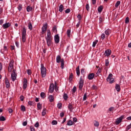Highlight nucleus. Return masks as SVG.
I'll return each instance as SVG.
<instances>
[{
    "label": "nucleus",
    "instance_id": "obj_1",
    "mask_svg": "<svg viewBox=\"0 0 131 131\" xmlns=\"http://www.w3.org/2000/svg\"><path fill=\"white\" fill-rule=\"evenodd\" d=\"M45 39L46 40L48 47H51L53 42V38L51 35V31L50 30H48L47 31V35L45 37Z\"/></svg>",
    "mask_w": 131,
    "mask_h": 131
},
{
    "label": "nucleus",
    "instance_id": "obj_2",
    "mask_svg": "<svg viewBox=\"0 0 131 131\" xmlns=\"http://www.w3.org/2000/svg\"><path fill=\"white\" fill-rule=\"evenodd\" d=\"M40 70L41 77L44 78V77H46L47 75V69L46 68V67H45L43 64L42 63L41 64Z\"/></svg>",
    "mask_w": 131,
    "mask_h": 131
},
{
    "label": "nucleus",
    "instance_id": "obj_3",
    "mask_svg": "<svg viewBox=\"0 0 131 131\" xmlns=\"http://www.w3.org/2000/svg\"><path fill=\"white\" fill-rule=\"evenodd\" d=\"M56 63H61V69H64V58H61V56L57 55L56 57Z\"/></svg>",
    "mask_w": 131,
    "mask_h": 131
},
{
    "label": "nucleus",
    "instance_id": "obj_4",
    "mask_svg": "<svg viewBox=\"0 0 131 131\" xmlns=\"http://www.w3.org/2000/svg\"><path fill=\"white\" fill-rule=\"evenodd\" d=\"M21 38L23 42H25L26 41V28L25 27L23 28Z\"/></svg>",
    "mask_w": 131,
    "mask_h": 131
},
{
    "label": "nucleus",
    "instance_id": "obj_5",
    "mask_svg": "<svg viewBox=\"0 0 131 131\" xmlns=\"http://www.w3.org/2000/svg\"><path fill=\"white\" fill-rule=\"evenodd\" d=\"M112 77H113V75L110 74L106 78V81L109 82L110 83H113L114 82V79Z\"/></svg>",
    "mask_w": 131,
    "mask_h": 131
},
{
    "label": "nucleus",
    "instance_id": "obj_6",
    "mask_svg": "<svg viewBox=\"0 0 131 131\" xmlns=\"http://www.w3.org/2000/svg\"><path fill=\"white\" fill-rule=\"evenodd\" d=\"M11 78L12 81H15L17 79V74H16V70L13 69L11 73Z\"/></svg>",
    "mask_w": 131,
    "mask_h": 131
},
{
    "label": "nucleus",
    "instance_id": "obj_7",
    "mask_svg": "<svg viewBox=\"0 0 131 131\" xmlns=\"http://www.w3.org/2000/svg\"><path fill=\"white\" fill-rule=\"evenodd\" d=\"M13 68H14V61L11 60L9 63V66H8L9 72H12V70H13Z\"/></svg>",
    "mask_w": 131,
    "mask_h": 131
},
{
    "label": "nucleus",
    "instance_id": "obj_8",
    "mask_svg": "<svg viewBox=\"0 0 131 131\" xmlns=\"http://www.w3.org/2000/svg\"><path fill=\"white\" fill-rule=\"evenodd\" d=\"M83 79L82 77L80 78L79 82V89L81 91L82 90V88H83Z\"/></svg>",
    "mask_w": 131,
    "mask_h": 131
},
{
    "label": "nucleus",
    "instance_id": "obj_9",
    "mask_svg": "<svg viewBox=\"0 0 131 131\" xmlns=\"http://www.w3.org/2000/svg\"><path fill=\"white\" fill-rule=\"evenodd\" d=\"M47 28H48V24L46 23L45 25H43L42 27L41 34H45V33H46Z\"/></svg>",
    "mask_w": 131,
    "mask_h": 131
},
{
    "label": "nucleus",
    "instance_id": "obj_10",
    "mask_svg": "<svg viewBox=\"0 0 131 131\" xmlns=\"http://www.w3.org/2000/svg\"><path fill=\"white\" fill-rule=\"evenodd\" d=\"M124 118V116H122L120 117L119 118L117 119V120L115 122L116 124L118 125L120 122H121L122 119Z\"/></svg>",
    "mask_w": 131,
    "mask_h": 131
},
{
    "label": "nucleus",
    "instance_id": "obj_11",
    "mask_svg": "<svg viewBox=\"0 0 131 131\" xmlns=\"http://www.w3.org/2000/svg\"><path fill=\"white\" fill-rule=\"evenodd\" d=\"M54 40L55 43H59L60 42V37L59 36L58 34H56L54 36Z\"/></svg>",
    "mask_w": 131,
    "mask_h": 131
},
{
    "label": "nucleus",
    "instance_id": "obj_12",
    "mask_svg": "<svg viewBox=\"0 0 131 131\" xmlns=\"http://www.w3.org/2000/svg\"><path fill=\"white\" fill-rule=\"evenodd\" d=\"M111 55V50L110 49H107L104 52V55L106 57H109Z\"/></svg>",
    "mask_w": 131,
    "mask_h": 131
},
{
    "label": "nucleus",
    "instance_id": "obj_13",
    "mask_svg": "<svg viewBox=\"0 0 131 131\" xmlns=\"http://www.w3.org/2000/svg\"><path fill=\"white\" fill-rule=\"evenodd\" d=\"M10 26H11V24H10V23H8L3 24V25L2 26V27L3 29H7V28H9Z\"/></svg>",
    "mask_w": 131,
    "mask_h": 131
},
{
    "label": "nucleus",
    "instance_id": "obj_14",
    "mask_svg": "<svg viewBox=\"0 0 131 131\" xmlns=\"http://www.w3.org/2000/svg\"><path fill=\"white\" fill-rule=\"evenodd\" d=\"M23 83V88L24 90H26V88H27V79L26 78L24 79Z\"/></svg>",
    "mask_w": 131,
    "mask_h": 131
},
{
    "label": "nucleus",
    "instance_id": "obj_15",
    "mask_svg": "<svg viewBox=\"0 0 131 131\" xmlns=\"http://www.w3.org/2000/svg\"><path fill=\"white\" fill-rule=\"evenodd\" d=\"M94 77H95V74L93 73H90L88 75V79L89 80H92V79H94Z\"/></svg>",
    "mask_w": 131,
    "mask_h": 131
},
{
    "label": "nucleus",
    "instance_id": "obj_16",
    "mask_svg": "<svg viewBox=\"0 0 131 131\" xmlns=\"http://www.w3.org/2000/svg\"><path fill=\"white\" fill-rule=\"evenodd\" d=\"M50 93H52L54 92V83H51L49 86V90Z\"/></svg>",
    "mask_w": 131,
    "mask_h": 131
},
{
    "label": "nucleus",
    "instance_id": "obj_17",
    "mask_svg": "<svg viewBox=\"0 0 131 131\" xmlns=\"http://www.w3.org/2000/svg\"><path fill=\"white\" fill-rule=\"evenodd\" d=\"M104 33L106 35V37H107L109 36V35H110V33H111V30L108 29L105 31Z\"/></svg>",
    "mask_w": 131,
    "mask_h": 131
},
{
    "label": "nucleus",
    "instance_id": "obj_18",
    "mask_svg": "<svg viewBox=\"0 0 131 131\" xmlns=\"http://www.w3.org/2000/svg\"><path fill=\"white\" fill-rule=\"evenodd\" d=\"M5 83L6 85V88L8 89V88H10V82H9V80L7 79V78H5Z\"/></svg>",
    "mask_w": 131,
    "mask_h": 131
},
{
    "label": "nucleus",
    "instance_id": "obj_19",
    "mask_svg": "<svg viewBox=\"0 0 131 131\" xmlns=\"http://www.w3.org/2000/svg\"><path fill=\"white\" fill-rule=\"evenodd\" d=\"M48 99L49 100V101L52 102H54L55 98H54V96L53 95H49L48 96Z\"/></svg>",
    "mask_w": 131,
    "mask_h": 131
},
{
    "label": "nucleus",
    "instance_id": "obj_20",
    "mask_svg": "<svg viewBox=\"0 0 131 131\" xmlns=\"http://www.w3.org/2000/svg\"><path fill=\"white\" fill-rule=\"evenodd\" d=\"M63 10H64V6L61 4L59 7V11L60 13H62V12H63Z\"/></svg>",
    "mask_w": 131,
    "mask_h": 131
},
{
    "label": "nucleus",
    "instance_id": "obj_21",
    "mask_svg": "<svg viewBox=\"0 0 131 131\" xmlns=\"http://www.w3.org/2000/svg\"><path fill=\"white\" fill-rule=\"evenodd\" d=\"M76 71L77 76H79V75H80V71L79 70V66H78V67L76 69Z\"/></svg>",
    "mask_w": 131,
    "mask_h": 131
},
{
    "label": "nucleus",
    "instance_id": "obj_22",
    "mask_svg": "<svg viewBox=\"0 0 131 131\" xmlns=\"http://www.w3.org/2000/svg\"><path fill=\"white\" fill-rule=\"evenodd\" d=\"M72 79H73V74L71 73L69 76V81L71 82V81H72Z\"/></svg>",
    "mask_w": 131,
    "mask_h": 131
},
{
    "label": "nucleus",
    "instance_id": "obj_23",
    "mask_svg": "<svg viewBox=\"0 0 131 131\" xmlns=\"http://www.w3.org/2000/svg\"><path fill=\"white\" fill-rule=\"evenodd\" d=\"M115 89L117 92H120V85H119V84H116Z\"/></svg>",
    "mask_w": 131,
    "mask_h": 131
},
{
    "label": "nucleus",
    "instance_id": "obj_24",
    "mask_svg": "<svg viewBox=\"0 0 131 131\" xmlns=\"http://www.w3.org/2000/svg\"><path fill=\"white\" fill-rule=\"evenodd\" d=\"M37 110H41V108L42 107V105H41V104H40V103H38L37 104Z\"/></svg>",
    "mask_w": 131,
    "mask_h": 131
},
{
    "label": "nucleus",
    "instance_id": "obj_25",
    "mask_svg": "<svg viewBox=\"0 0 131 131\" xmlns=\"http://www.w3.org/2000/svg\"><path fill=\"white\" fill-rule=\"evenodd\" d=\"M63 98L64 101H67L68 99V95H67L66 93H63Z\"/></svg>",
    "mask_w": 131,
    "mask_h": 131
},
{
    "label": "nucleus",
    "instance_id": "obj_26",
    "mask_svg": "<svg viewBox=\"0 0 131 131\" xmlns=\"http://www.w3.org/2000/svg\"><path fill=\"white\" fill-rule=\"evenodd\" d=\"M73 124H74V122L72 120H69L67 124V125L69 126L73 125Z\"/></svg>",
    "mask_w": 131,
    "mask_h": 131
},
{
    "label": "nucleus",
    "instance_id": "obj_27",
    "mask_svg": "<svg viewBox=\"0 0 131 131\" xmlns=\"http://www.w3.org/2000/svg\"><path fill=\"white\" fill-rule=\"evenodd\" d=\"M46 114H47V108L44 107L42 112V116H45Z\"/></svg>",
    "mask_w": 131,
    "mask_h": 131
},
{
    "label": "nucleus",
    "instance_id": "obj_28",
    "mask_svg": "<svg viewBox=\"0 0 131 131\" xmlns=\"http://www.w3.org/2000/svg\"><path fill=\"white\" fill-rule=\"evenodd\" d=\"M28 27L29 29H30V30H32L33 27H32V24H31V23L30 22L28 23Z\"/></svg>",
    "mask_w": 131,
    "mask_h": 131
},
{
    "label": "nucleus",
    "instance_id": "obj_29",
    "mask_svg": "<svg viewBox=\"0 0 131 131\" xmlns=\"http://www.w3.org/2000/svg\"><path fill=\"white\" fill-rule=\"evenodd\" d=\"M27 12H31V11H32V7L30 6H28L27 7Z\"/></svg>",
    "mask_w": 131,
    "mask_h": 131
},
{
    "label": "nucleus",
    "instance_id": "obj_30",
    "mask_svg": "<svg viewBox=\"0 0 131 131\" xmlns=\"http://www.w3.org/2000/svg\"><path fill=\"white\" fill-rule=\"evenodd\" d=\"M68 108H69L70 111H72V110H73V109H74L73 106H72V104L71 103H70L69 104Z\"/></svg>",
    "mask_w": 131,
    "mask_h": 131
},
{
    "label": "nucleus",
    "instance_id": "obj_31",
    "mask_svg": "<svg viewBox=\"0 0 131 131\" xmlns=\"http://www.w3.org/2000/svg\"><path fill=\"white\" fill-rule=\"evenodd\" d=\"M20 110L21 111H23V112L26 111V108L25 107V106L21 105L20 107Z\"/></svg>",
    "mask_w": 131,
    "mask_h": 131
},
{
    "label": "nucleus",
    "instance_id": "obj_32",
    "mask_svg": "<svg viewBox=\"0 0 131 131\" xmlns=\"http://www.w3.org/2000/svg\"><path fill=\"white\" fill-rule=\"evenodd\" d=\"M71 34V30L69 29L67 31V34L68 37H70V34Z\"/></svg>",
    "mask_w": 131,
    "mask_h": 131
},
{
    "label": "nucleus",
    "instance_id": "obj_33",
    "mask_svg": "<svg viewBox=\"0 0 131 131\" xmlns=\"http://www.w3.org/2000/svg\"><path fill=\"white\" fill-rule=\"evenodd\" d=\"M106 37H107L106 36V35H105V34L103 33L101 34V38L102 40H104V39H105V38H106Z\"/></svg>",
    "mask_w": 131,
    "mask_h": 131
},
{
    "label": "nucleus",
    "instance_id": "obj_34",
    "mask_svg": "<svg viewBox=\"0 0 131 131\" xmlns=\"http://www.w3.org/2000/svg\"><path fill=\"white\" fill-rule=\"evenodd\" d=\"M54 90H55V91H56V92H58V91H59V87H58V85H57L56 82L55 83Z\"/></svg>",
    "mask_w": 131,
    "mask_h": 131
},
{
    "label": "nucleus",
    "instance_id": "obj_35",
    "mask_svg": "<svg viewBox=\"0 0 131 131\" xmlns=\"http://www.w3.org/2000/svg\"><path fill=\"white\" fill-rule=\"evenodd\" d=\"M102 10H103V6H99L98 8V13H101Z\"/></svg>",
    "mask_w": 131,
    "mask_h": 131
},
{
    "label": "nucleus",
    "instance_id": "obj_36",
    "mask_svg": "<svg viewBox=\"0 0 131 131\" xmlns=\"http://www.w3.org/2000/svg\"><path fill=\"white\" fill-rule=\"evenodd\" d=\"M98 40H96L95 41H93V45H92V47L93 48H95V47H96V45H97V43H98Z\"/></svg>",
    "mask_w": 131,
    "mask_h": 131
},
{
    "label": "nucleus",
    "instance_id": "obj_37",
    "mask_svg": "<svg viewBox=\"0 0 131 131\" xmlns=\"http://www.w3.org/2000/svg\"><path fill=\"white\" fill-rule=\"evenodd\" d=\"M104 21V17L103 16H100L99 17V23H102Z\"/></svg>",
    "mask_w": 131,
    "mask_h": 131
},
{
    "label": "nucleus",
    "instance_id": "obj_38",
    "mask_svg": "<svg viewBox=\"0 0 131 131\" xmlns=\"http://www.w3.org/2000/svg\"><path fill=\"white\" fill-rule=\"evenodd\" d=\"M6 118L5 117L2 116L0 117V121H5Z\"/></svg>",
    "mask_w": 131,
    "mask_h": 131
},
{
    "label": "nucleus",
    "instance_id": "obj_39",
    "mask_svg": "<svg viewBox=\"0 0 131 131\" xmlns=\"http://www.w3.org/2000/svg\"><path fill=\"white\" fill-rule=\"evenodd\" d=\"M17 9H18L19 12H20V11H21V10H22V4H19L18 7H17Z\"/></svg>",
    "mask_w": 131,
    "mask_h": 131
},
{
    "label": "nucleus",
    "instance_id": "obj_40",
    "mask_svg": "<svg viewBox=\"0 0 131 131\" xmlns=\"http://www.w3.org/2000/svg\"><path fill=\"white\" fill-rule=\"evenodd\" d=\"M56 124H58V122L56 120H53L52 122V125H55Z\"/></svg>",
    "mask_w": 131,
    "mask_h": 131
},
{
    "label": "nucleus",
    "instance_id": "obj_41",
    "mask_svg": "<svg viewBox=\"0 0 131 131\" xmlns=\"http://www.w3.org/2000/svg\"><path fill=\"white\" fill-rule=\"evenodd\" d=\"M126 24H128V23H129V18H128V17H127L125 18V21Z\"/></svg>",
    "mask_w": 131,
    "mask_h": 131
},
{
    "label": "nucleus",
    "instance_id": "obj_42",
    "mask_svg": "<svg viewBox=\"0 0 131 131\" xmlns=\"http://www.w3.org/2000/svg\"><path fill=\"white\" fill-rule=\"evenodd\" d=\"M40 97H41V98H42V99H45V98H46V97L45 96V93L44 92H41L40 93Z\"/></svg>",
    "mask_w": 131,
    "mask_h": 131
},
{
    "label": "nucleus",
    "instance_id": "obj_43",
    "mask_svg": "<svg viewBox=\"0 0 131 131\" xmlns=\"http://www.w3.org/2000/svg\"><path fill=\"white\" fill-rule=\"evenodd\" d=\"M120 5V1H118L115 4L116 8H118V6Z\"/></svg>",
    "mask_w": 131,
    "mask_h": 131
},
{
    "label": "nucleus",
    "instance_id": "obj_44",
    "mask_svg": "<svg viewBox=\"0 0 131 131\" xmlns=\"http://www.w3.org/2000/svg\"><path fill=\"white\" fill-rule=\"evenodd\" d=\"M57 107L58 109H61L62 108V103H58Z\"/></svg>",
    "mask_w": 131,
    "mask_h": 131
},
{
    "label": "nucleus",
    "instance_id": "obj_45",
    "mask_svg": "<svg viewBox=\"0 0 131 131\" xmlns=\"http://www.w3.org/2000/svg\"><path fill=\"white\" fill-rule=\"evenodd\" d=\"M85 9H86V11H89V10H90V5H89V4H87L85 5Z\"/></svg>",
    "mask_w": 131,
    "mask_h": 131
},
{
    "label": "nucleus",
    "instance_id": "obj_46",
    "mask_svg": "<svg viewBox=\"0 0 131 131\" xmlns=\"http://www.w3.org/2000/svg\"><path fill=\"white\" fill-rule=\"evenodd\" d=\"M113 110H114V107H111L108 108V111L109 112H112V111H113Z\"/></svg>",
    "mask_w": 131,
    "mask_h": 131
},
{
    "label": "nucleus",
    "instance_id": "obj_47",
    "mask_svg": "<svg viewBox=\"0 0 131 131\" xmlns=\"http://www.w3.org/2000/svg\"><path fill=\"white\" fill-rule=\"evenodd\" d=\"M27 73L28 74V75H31V70L30 69H28L27 70Z\"/></svg>",
    "mask_w": 131,
    "mask_h": 131
},
{
    "label": "nucleus",
    "instance_id": "obj_48",
    "mask_svg": "<svg viewBox=\"0 0 131 131\" xmlns=\"http://www.w3.org/2000/svg\"><path fill=\"white\" fill-rule=\"evenodd\" d=\"M109 66V60L106 59L105 60V66Z\"/></svg>",
    "mask_w": 131,
    "mask_h": 131
},
{
    "label": "nucleus",
    "instance_id": "obj_49",
    "mask_svg": "<svg viewBox=\"0 0 131 131\" xmlns=\"http://www.w3.org/2000/svg\"><path fill=\"white\" fill-rule=\"evenodd\" d=\"M71 12L70 9L68 8L65 10V13L68 14L69 12Z\"/></svg>",
    "mask_w": 131,
    "mask_h": 131
},
{
    "label": "nucleus",
    "instance_id": "obj_50",
    "mask_svg": "<svg viewBox=\"0 0 131 131\" xmlns=\"http://www.w3.org/2000/svg\"><path fill=\"white\" fill-rule=\"evenodd\" d=\"M94 126L98 127V126H99V122L98 121H96L94 123Z\"/></svg>",
    "mask_w": 131,
    "mask_h": 131
},
{
    "label": "nucleus",
    "instance_id": "obj_51",
    "mask_svg": "<svg viewBox=\"0 0 131 131\" xmlns=\"http://www.w3.org/2000/svg\"><path fill=\"white\" fill-rule=\"evenodd\" d=\"M76 90H77V88H76V86H74V88H73L72 89V92L73 93H75V92H76Z\"/></svg>",
    "mask_w": 131,
    "mask_h": 131
},
{
    "label": "nucleus",
    "instance_id": "obj_52",
    "mask_svg": "<svg viewBox=\"0 0 131 131\" xmlns=\"http://www.w3.org/2000/svg\"><path fill=\"white\" fill-rule=\"evenodd\" d=\"M35 127H38L39 126V123L38 122H36V123L34 125Z\"/></svg>",
    "mask_w": 131,
    "mask_h": 131
},
{
    "label": "nucleus",
    "instance_id": "obj_53",
    "mask_svg": "<svg viewBox=\"0 0 131 131\" xmlns=\"http://www.w3.org/2000/svg\"><path fill=\"white\" fill-rule=\"evenodd\" d=\"M92 89L93 90H98V87L95 85H93L92 86Z\"/></svg>",
    "mask_w": 131,
    "mask_h": 131
},
{
    "label": "nucleus",
    "instance_id": "obj_54",
    "mask_svg": "<svg viewBox=\"0 0 131 131\" xmlns=\"http://www.w3.org/2000/svg\"><path fill=\"white\" fill-rule=\"evenodd\" d=\"M73 122H74H74H77V118H76V117L73 118Z\"/></svg>",
    "mask_w": 131,
    "mask_h": 131
},
{
    "label": "nucleus",
    "instance_id": "obj_55",
    "mask_svg": "<svg viewBox=\"0 0 131 131\" xmlns=\"http://www.w3.org/2000/svg\"><path fill=\"white\" fill-rule=\"evenodd\" d=\"M28 105H30V106H32V105H33V102L31 101H29L28 102Z\"/></svg>",
    "mask_w": 131,
    "mask_h": 131
},
{
    "label": "nucleus",
    "instance_id": "obj_56",
    "mask_svg": "<svg viewBox=\"0 0 131 131\" xmlns=\"http://www.w3.org/2000/svg\"><path fill=\"white\" fill-rule=\"evenodd\" d=\"M53 31H56L57 32V26H54L53 28Z\"/></svg>",
    "mask_w": 131,
    "mask_h": 131
},
{
    "label": "nucleus",
    "instance_id": "obj_57",
    "mask_svg": "<svg viewBox=\"0 0 131 131\" xmlns=\"http://www.w3.org/2000/svg\"><path fill=\"white\" fill-rule=\"evenodd\" d=\"M77 18H78L79 21H80V20H81V16L80 14H78L77 15Z\"/></svg>",
    "mask_w": 131,
    "mask_h": 131
},
{
    "label": "nucleus",
    "instance_id": "obj_58",
    "mask_svg": "<svg viewBox=\"0 0 131 131\" xmlns=\"http://www.w3.org/2000/svg\"><path fill=\"white\" fill-rule=\"evenodd\" d=\"M86 100V94H85L83 96V100L85 101Z\"/></svg>",
    "mask_w": 131,
    "mask_h": 131
},
{
    "label": "nucleus",
    "instance_id": "obj_59",
    "mask_svg": "<svg viewBox=\"0 0 131 131\" xmlns=\"http://www.w3.org/2000/svg\"><path fill=\"white\" fill-rule=\"evenodd\" d=\"M64 114H65L64 113V112H61V113H60V116L61 117H64Z\"/></svg>",
    "mask_w": 131,
    "mask_h": 131
},
{
    "label": "nucleus",
    "instance_id": "obj_60",
    "mask_svg": "<svg viewBox=\"0 0 131 131\" xmlns=\"http://www.w3.org/2000/svg\"><path fill=\"white\" fill-rule=\"evenodd\" d=\"M23 125L24 126H26V125H27V122L24 121V122L23 123Z\"/></svg>",
    "mask_w": 131,
    "mask_h": 131
},
{
    "label": "nucleus",
    "instance_id": "obj_61",
    "mask_svg": "<svg viewBox=\"0 0 131 131\" xmlns=\"http://www.w3.org/2000/svg\"><path fill=\"white\" fill-rule=\"evenodd\" d=\"M9 113H13V110L12 108H8Z\"/></svg>",
    "mask_w": 131,
    "mask_h": 131
},
{
    "label": "nucleus",
    "instance_id": "obj_62",
    "mask_svg": "<svg viewBox=\"0 0 131 131\" xmlns=\"http://www.w3.org/2000/svg\"><path fill=\"white\" fill-rule=\"evenodd\" d=\"M3 70V63L0 62V71H2Z\"/></svg>",
    "mask_w": 131,
    "mask_h": 131
},
{
    "label": "nucleus",
    "instance_id": "obj_63",
    "mask_svg": "<svg viewBox=\"0 0 131 131\" xmlns=\"http://www.w3.org/2000/svg\"><path fill=\"white\" fill-rule=\"evenodd\" d=\"M30 129H31V131H35V129L34 128V127L31 126Z\"/></svg>",
    "mask_w": 131,
    "mask_h": 131
},
{
    "label": "nucleus",
    "instance_id": "obj_64",
    "mask_svg": "<svg viewBox=\"0 0 131 131\" xmlns=\"http://www.w3.org/2000/svg\"><path fill=\"white\" fill-rule=\"evenodd\" d=\"M81 74H83V73H84V69H82L81 70Z\"/></svg>",
    "mask_w": 131,
    "mask_h": 131
}]
</instances>
